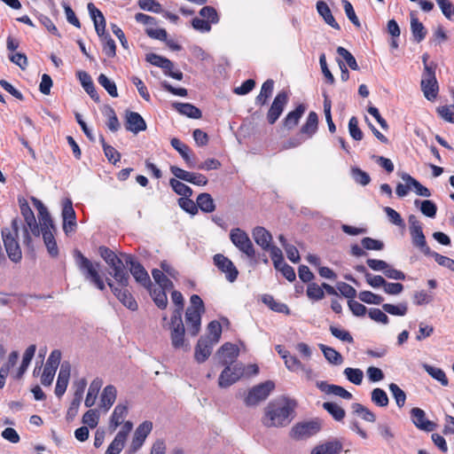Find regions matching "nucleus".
I'll list each match as a JSON object with an SVG mask.
<instances>
[{
  "mask_svg": "<svg viewBox=\"0 0 454 454\" xmlns=\"http://www.w3.org/2000/svg\"><path fill=\"white\" fill-rule=\"evenodd\" d=\"M411 30L412 36L417 43L423 41L427 35V29L418 20L414 12H411Z\"/></svg>",
  "mask_w": 454,
  "mask_h": 454,
  "instance_id": "e433bc0d",
  "label": "nucleus"
},
{
  "mask_svg": "<svg viewBox=\"0 0 454 454\" xmlns=\"http://www.w3.org/2000/svg\"><path fill=\"white\" fill-rule=\"evenodd\" d=\"M423 368L433 379L439 381L442 386H448L449 380L443 370L427 364H423Z\"/></svg>",
  "mask_w": 454,
  "mask_h": 454,
  "instance_id": "c03bdc74",
  "label": "nucleus"
},
{
  "mask_svg": "<svg viewBox=\"0 0 454 454\" xmlns=\"http://www.w3.org/2000/svg\"><path fill=\"white\" fill-rule=\"evenodd\" d=\"M253 238L256 244L263 250H268L270 247L272 236L264 227L257 226L253 230Z\"/></svg>",
  "mask_w": 454,
  "mask_h": 454,
  "instance_id": "2f4dec72",
  "label": "nucleus"
},
{
  "mask_svg": "<svg viewBox=\"0 0 454 454\" xmlns=\"http://www.w3.org/2000/svg\"><path fill=\"white\" fill-rule=\"evenodd\" d=\"M169 184L174 192L178 195L184 197H191L192 195V190L188 185L176 178H171L169 180Z\"/></svg>",
  "mask_w": 454,
  "mask_h": 454,
  "instance_id": "5fc2aeb1",
  "label": "nucleus"
},
{
  "mask_svg": "<svg viewBox=\"0 0 454 454\" xmlns=\"http://www.w3.org/2000/svg\"><path fill=\"white\" fill-rule=\"evenodd\" d=\"M342 445L339 442H327L316 446L310 454H340Z\"/></svg>",
  "mask_w": 454,
  "mask_h": 454,
  "instance_id": "4c0bfd02",
  "label": "nucleus"
},
{
  "mask_svg": "<svg viewBox=\"0 0 454 454\" xmlns=\"http://www.w3.org/2000/svg\"><path fill=\"white\" fill-rule=\"evenodd\" d=\"M117 397V389L114 385H107L100 395V407L107 411L114 403Z\"/></svg>",
  "mask_w": 454,
  "mask_h": 454,
  "instance_id": "473e14b6",
  "label": "nucleus"
},
{
  "mask_svg": "<svg viewBox=\"0 0 454 454\" xmlns=\"http://www.w3.org/2000/svg\"><path fill=\"white\" fill-rule=\"evenodd\" d=\"M221 334H222L221 324L216 320L211 321L207 325V335L206 337H209L210 341L216 344L221 338Z\"/></svg>",
  "mask_w": 454,
  "mask_h": 454,
  "instance_id": "4d7b16f0",
  "label": "nucleus"
},
{
  "mask_svg": "<svg viewBox=\"0 0 454 454\" xmlns=\"http://www.w3.org/2000/svg\"><path fill=\"white\" fill-rule=\"evenodd\" d=\"M230 239L233 245L244 253L248 258L253 259L255 256L254 245L248 235L239 228L232 229L230 232Z\"/></svg>",
  "mask_w": 454,
  "mask_h": 454,
  "instance_id": "9d476101",
  "label": "nucleus"
},
{
  "mask_svg": "<svg viewBox=\"0 0 454 454\" xmlns=\"http://www.w3.org/2000/svg\"><path fill=\"white\" fill-rule=\"evenodd\" d=\"M20 228L18 219L12 221V229L5 228L2 231L3 241L8 257L14 262H19L22 258L21 249L17 241Z\"/></svg>",
  "mask_w": 454,
  "mask_h": 454,
  "instance_id": "39448f33",
  "label": "nucleus"
},
{
  "mask_svg": "<svg viewBox=\"0 0 454 454\" xmlns=\"http://www.w3.org/2000/svg\"><path fill=\"white\" fill-rule=\"evenodd\" d=\"M282 358L285 360V364L288 370L292 372H298L302 368V364L294 356H291L288 351H285L282 355Z\"/></svg>",
  "mask_w": 454,
  "mask_h": 454,
  "instance_id": "0e129e2a",
  "label": "nucleus"
},
{
  "mask_svg": "<svg viewBox=\"0 0 454 454\" xmlns=\"http://www.w3.org/2000/svg\"><path fill=\"white\" fill-rule=\"evenodd\" d=\"M359 299L368 304L380 305L383 302L384 298L379 294H373L371 291H362L359 293Z\"/></svg>",
  "mask_w": 454,
  "mask_h": 454,
  "instance_id": "69168bd1",
  "label": "nucleus"
},
{
  "mask_svg": "<svg viewBox=\"0 0 454 454\" xmlns=\"http://www.w3.org/2000/svg\"><path fill=\"white\" fill-rule=\"evenodd\" d=\"M225 366L218 379V385L222 388L228 387L238 381L244 373L241 364H223Z\"/></svg>",
  "mask_w": 454,
  "mask_h": 454,
  "instance_id": "f8f14e48",
  "label": "nucleus"
},
{
  "mask_svg": "<svg viewBox=\"0 0 454 454\" xmlns=\"http://www.w3.org/2000/svg\"><path fill=\"white\" fill-rule=\"evenodd\" d=\"M317 387L326 395H333L345 400H350L353 397L352 394L344 387L338 385L329 384L326 381H317Z\"/></svg>",
  "mask_w": 454,
  "mask_h": 454,
  "instance_id": "a878e982",
  "label": "nucleus"
},
{
  "mask_svg": "<svg viewBox=\"0 0 454 454\" xmlns=\"http://www.w3.org/2000/svg\"><path fill=\"white\" fill-rule=\"evenodd\" d=\"M173 106L181 114L189 118L200 119L202 116L201 111L190 103H175Z\"/></svg>",
  "mask_w": 454,
  "mask_h": 454,
  "instance_id": "58836bf2",
  "label": "nucleus"
},
{
  "mask_svg": "<svg viewBox=\"0 0 454 454\" xmlns=\"http://www.w3.org/2000/svg\"><path fill=\"white\" fill-rule=\"evenodd\" d=\"M347 379L355 385H360L364 379V372L358 368L348 367L343 372Z\"/></svg>",
  "mask_w": 454,
  "mask_h": 454,
  "instance_id": "bf43d9fd",
  "label": "nucleus"
},
{
  "mask_svg": "<svg viewBox=\"0 0 454 454\" xmlns=\"http://www.w3.org/2000/svg\"><path fill=\"white\" fill-rule=\"evenodd\" d=\"M71 373V365L69 362H63L60 366V370L59 372L56 387H55V395L58 397H61L68 386L69 378Z\"/></svg>",
  "mask_w": 454,
  "mask_h": 454,
  "instance_id": "4be33fe9",
  "label": "nucleus"
},
{
  "mask_svg": "<svg viewBox=\"0 0 454 454\" xmlns=\"http://www.w3.org/2000/svg\"><path fill=\"white\" fill-rule=\"evenodd\" d=\"M239 350L234 344L227 342L223 344L217 351V356L219 364H232L239 356Z\"/></svg>",
  "mask_w": 454,
  "mask_h": 454,
  "instance_id": "b1692460",
  "label": "nucleus"
},
{
  "mask_svg": "<svg viewBox=\"0 0 454 454\" xmlns=\"http://www.w3.org/2000/svg\"><path fill=\"white\" fill-rule=\"evenodd\" d=\"M214 264L217 269L225 274L226 279L232 283L239 275V271L233 262L222 254H216L213 257Z\"/></svg>",
  "mask_w": 454,
  "mask_h": 454,
  "instance_id": "dca6fc26",
  "label": "nucleus"
},
{
  "mask_svg": "<svg viewBox=\"0 0 454 454\" xmlns=\"http://www.w3.org/2000/svg\"><path fill=\"white\" fill-rule=\"evenodd\" d=\"M420 86L425 98L429 101H434L439 91L435 71L427 69V72H423Z\"/></svg>",
  "mask_w": 454,
  "mask_h": 454,
  "instance_id": "ddd939ff",
  "label": "nucleus"
},
{
  "mask_svg": "<svg viewBox=\"0 0 454 454\" xmlns=\"http://www.w3.org/2000/svg\"><path fill=\"white\" fill-rule=\"evenodd\" d=\"M214 342L209 337H200L195 347L194 357L198 363H204L211 355Z\"/></svg>",
  "mask_w": 454,
  "mask_h": 454,
  "instance_id": "393cba45",
  "label": "nucleus"
},
{
  "mask_svg": "<svg viewBox=\"0 0 454 454\" xmlns=\"http://www.w3.org/2000/svg\"><path fill=\"white\" fill-rule=\"evenodd\" d=\"M20 207L21 215H23L27 226H24L22 231L23 244L26 245L27 247H31L32 239L28 229L35 237H38L40 235V229L36 223L34 212L32 211L28 203L25 200H23L22 201L20 200Z\"/></svg>",
  "mask_w": 454,
  "mask_h": 454,
  "instance_id": "423d86ee",
  "label": "nucleus"
},
{
  "mask_svg": "<svg viewBox=\"0 0 454 454\" xmlns=\"http://www.w3.org/2000/svg\"><path fill=\"white\" fill-rule=\"evenodd\" d=\"M305 110L306 106L303 104H300L294 110L289 112L283 120L284 127L287 129H292L297 126Z\"/></svg>",
  "mask_w": 454,
  "mask_h": 454,
  "instance_id": "72a5a7b5",
  "label": "nucleus"
},
{
  "mask_svg": "<svg viewBox=\"0 0 454 454\" xmlns=\"http://www.w3.org/2000/svg\"><path fill=\"white\" fill-rule=\"evenodd\" d=\"M402 179L407 183L409 185H412V187L415 189V192L423 197H430L431 192L430 191L422 185L419 181H417L415 178H413L411 175L407 173H403L401 176Z\"/></svg>",
  "mask_w": 454,
  "mask_h": 454,
  "instance_id": "a19ab883",
  "label": "nucleus"
},
{
  "mask_svg": "<svg viewBox=\"0 0 454 454\" xmlns=\"http://www.w3.org/2000/svg\"><path fill=\"white\" fill-rule=\"evenodd\" d=\"M317 10L319 15L324 19L325 22L335 29H340V25L336 22L328 4L324 1L317 3Z\"/></svg>",
  "mask_w": 454,
  "mask_h": 454,
  "instance_id": "f704fd0d",
  "label": "nucleus"
},
{
  "mask_svg": "<svg viewBox=\"0 0 454 454\" xmlns=\"http://www.w3.org/2000/svg\"><path fill=\"white\" fill-rule=\"evenodd\" d=\"M103 386V380L100 378H95L89 387V390L84 401L86 407H91L94 405L98 397V392Z\"/></svg>",
  "mask_w": 454,
  "mask_h": 454,
  "instance_id": "c9c22d12",
  "label": "nucleus"
},
{
  "mask_svg": "<svg viewBox=\"0 0 454 454\" xmlns=\"http://www.w3.org/2000/svg\"><path fill=\"white\" fill-rule=\"evenodd\" d=\"M170 171L176 178L195 185L204 186L208 182L207 178L204 175L200 173L189 172L176 166H171Z\"/></svg>",
  "mask_w": 454,
  "mask_h": 454,
  "instance_id": "f3484780",
  "label": "nucleus"
},
{
  "mask_svg": "<svg viewBox=\"0 0 454 454\" xmlns=\"http://www.w3.org/2000/svg\"><path fill=\"white\" fill-rule=\"evenodd\" d=\"M322 406L335 420L341 421L345 418V410L336 403L325 402Z\"/></svg>",
  "mask_w": 454,
  "mask_h": 454,
  "instance_id": "49530a36",
  "label": "nucleus"
},
{
  "mask_svg": "<svg viewBox=\"0 0 454 454\" xmlns=\"http://www.w3.org/2000/svg\"><path fill=\"white\" fill-rule=\"evenodd\" d=\"M170 144L180 153L188 168H193L196 167L195 158L191 156V150L188 145L176 137L171 139Z\"/></svg>",
  "mask_w": 454,
  "mask_h": 454,
  "instance_id": "c756f323",
  "label": "nucleus"
},
{
  "mask_svg": "<svg viewBox=\"0 0 454 454\" xmlns=\"http://www.w3.org/2000/svg\"><path fill=\"white\" fill-rule=\"evenodd\" d=\"M75 264L86 280H89L100 291L106 289L103 278L99 274V262H92L77 249L74 251Z\"/></svg>",
  "mask_w": 454,
  "mask_h": 454,
  "instance_id": "f03ea898",
  "label": "nucleus"
},
{
  "mask_svg": "<svg viewBox=\"0 0 454 454\" xmlns=\"http://www.w3.org/2000/svg\"><path fill=\"white\" fill-rule=\"evenodd\" d=\"M321 428V423L318 420H310L297 423L290 432V436L294 439H303L317 434Z\"/></svg>",
  "mask_w": 454,
  "mask_h": 454,
  "instance_id": "2eb2a0df",
  "label": "nucleus"
},
{
  "mask_svg": "<svg viewBox=\"0 0 454 454\" xmlns=\"http://www.w3.org/2000/svg\"><path fill=\"white\" fill-rule=\"evenodd\" d=\"M100 256L106 261L113 270V277L116 282L122 286H128L129 284V273L125 269L124 259L119 258L114 251L106 247H99Z\"/></svg>",
  "mask_w": 454,
  "mask_h": 454,
  "instance_id": "7ed1b4c3",
  "label": "nucleus"
},
{
  "mask_svg": "<svg viewBox=\"0 0 454 454\" xmlns=\"http://www.w3.org/2000/svg\"><path fill=\"white\" fill-rule=\"evenodd\" d=\"M411 417L416 427L426 432H433L436 428V424L426 419L425 411L418 407L411 410Z\"/></svg>",
  "mask_w": 454,
  "mask_h": 454,
  "instance_id": "412c9836",
  "label": "nucleus"
},
{
  "mask_svg": "<svg viewBox=\"0 0 454 454\" xmlns=\"http://www.w3.org/2000/svg\"><path fill=\"white\" fill-rule=\"evenodd\" d=\"M88 11L95 26V30L98 36H102L106 30V20L100 10H98L93 3L88 4Z\"/></svg>",
  "mask_w": 454,
  "mask_h": 454,
  "instance_id": "cd10ccee",
  "label": "nucleus"
},
{
  "mask_svg": "<svg viewBox=\"0 0 454 454\" xmlns=\"http://www.w3.org/2000/svg\"><path fill=\"white\" fill-rule=\"evenodd\" d=\"M103 41V51L108 58H114L116 55V44L114 39L104 32L102 36H99Z\"/></svg>",
  "mask_w": 454,
  "mask_h": 454,
  "instance_id": "603ef678",
  "label": "nucleus"
},
{
  "mask_svg": "<svg viewBox=\"0 0 454 454\" xmlns=\"http://www.w3.org/2000/svg\"><path fill=\"white\" fill-rule=\"evenodd\" d=\"M171 344L175 348H184V325L178 311H173L170 322Z\"/></svg>",
  "mask_w": 454,
  "mask_h": 454,
  "instance_id": "9b49d317",
  "label": "nucleus"
},
{
  "mask_svg": "<svg viewBox=\"0 0 454 454\" xmlns=\"http://www.w3.org/2000/svg\"><path fill=\"white\" fill-rule=\"evenodd\" d=\"M152 275L154 281L159 285L158 288L170 290L174 287L173 282L160 270L153 269Z\"/></svg>",
  "mask_w": 454,
  "mask_h": 454,
  "instance_id": "de8ad7c7",
  "label": "nucleus"
},
{
  "mask_svg": "<svg viewBox=\"0 0 454 454\" xmlns=\"http://www.w3.org/2000/svg\"><path fill=\"white\" fill-rule=\"evenodd\" d=\"M128 414V404L127 403H118L113 411V414L110 418L109 421V429L111 432H114L116 428L121 426L124 419Z\"/></svg>",
  "mask_w": 454,
  "mask_h": 454,
  "instance_id": "c85d7f7f",
  "label": "nucleus"
},
{
  "mask_svg": "<svg viewBox=\"0 0 454 454\" xmlns=\"http://www.w3.org/2000/svg\"><path fill=\"white\" fill-rule=\"evenodd\" d=\"M198 207L205 213H212L215 209L212 196L206 192L200 193L197 198V208Z\"/></svg>",
  "mask_w": 454,
  "mask_h": 454,
  "instance_id": "37998d69",
  "label": "nucleus"
},
{
  "mask_svg": "<svg viewBox=\"0 0 454 454\" xmlns=\"http://www.w3.org/2000/svg\"><path fill=\"white\" fill-rule=\"evenodd\" d=\"M153 429V423L149 420H145L141 423L136 429L134 436L129 446V452H137L144 444L147 435Z\"/></svg>",
  "mask_w": 454,
  "mask_h": 454,
  "instance_id": "6ab92c4d",
  "label": "nucleus"
},
{
  "mask_svg": "<svg viewBox=\"0 0 454 454\" xmlns=\"http://www.w3.org/2000/svg\"><path fill=\"white\" fill-rule=\"evenodd\" d=\"M410 234L414 247H418L425 255L431 254V249L427 244L426 237L423 233L422 225L417 216L411 215L409 216Z\"/></svg>",
  "mask_w": 454,
  "mask_h": 454,
  "instance_id": "6e6552de",
  "label": "nucleus"
},
{
  "mask_svg": "<svg viewBox=\"0 0 454 454\" xmlns=\"http://www.w3.org/2000/svg\"><path fill=\"white\" fill-rule=\"evenodd\" d=\"M295 407V401L285 396L270 401L264 408L262 424L266 427H286L293 419Z\"/></svg>",
  "mask_w": 454,
  "mask_h": 454,
  "instance_id": "f257e3e1",
  "label": "nucleus"
},
{
  "mask_svg": "<svg viewBox=\"0 0 454 454\" xmlns=\"http://www.w3.org/2000/svg\"><path fill=\"white\" fill-rule=\"evenodd\" d=\"M442 14L449 20H454V4L450 0H435Z\"/></svg>",
  "mask_w": 454,
  "mask_h": 454,
  "instance_id": "338daca9",
  "label": "nucleus"
},
{
  "mask_svg": "<svg viewBox=\"0 0 454 454\" xmlns=\"http://www.w3.org/2000/svg\"><path fill=\"white\" fill-rule=\"evenodd\" d=\"M121 255L124 258L125 265L129 267V272L136 281L145 287H149L151 286V279L143 265L135 260L131 254H121Z\"/></svg>",
  "mask_w": 454,
  "mask_h": 454,
  "instance_id": "1a4fd4ad",
  "label": "nucleus"
},
{
  "mask_svg": "<svg viewBox=\"0 0 454 454\" xmlns=\"http://www.w3.org/2000/svg\"><path fill=\"white\" fill-rule=\"evenodd\" d=\"M32 200L34 202L35 207L38 210L41 226H46V225L50 224V223L52 222V219H51L46 207L43 205V203L41 200H39L35 198H33Z\"/></svg>",
  "mask_w": 454,
  "mask_h": 454,
  "instance_id": "09e8293b",
  "label": "nucleus"
},
{
  "mask_svg": "<svg viewBox=\"0 0 454 454\" xmlns=\"http://www.w3.org/2000/svg\"><path fill=\"white\" fill-rule=\"evenodd\" d=\"M306 294L307 296L313 301H320L325 297V292L322 286H320L314 282L308 285Z\"/></svg>",
  "mask_w": 454,
  "mask_h": 454,
  "instance_id": "052dcab7",
  "label": "nucleus"
},
{
  "mask_svg": "<svg viewBox=\"0 0 454 454\" xmlns=\"http://www.w3.org/2000/svg\"><path fill=\"white\" fill-rule=\"evenodd\" d=\"M107 285L111 288L116 298L129 309L135 311L137 309V303L127 289V286H121L119 288L115 286L110 279H107Z\"/></svg>",
  "mask_w": 454,
  "mask_h": 454,
  "instance_id": "aec40b11",
  "label": "nucleus"
},
{
  "mask_svg": "<svg viewBox=\"0 0 454 454\" xmlns=\"http://www.w3.org/2000/svg\"><path fill=\"white\" fill-rule=\"evenodd\" d=\"M98 83L108 92L113 98L118 97L117 87L115 82L111 81L106 74H101L98 78Z\"/></svg>",
  "mask_w": 454,
  "mask_h": 454,
  "instance_id": "6e6d98bb",
  "label": "nucleus"
},
{
  "mask_svg": "<svg viewBox=\"0 0 454 454\" xmlns=\"http://www.w3.org/2000/svg\"><path fill=\"white\" fill-rule=\"evenodd\" d=\"M146 60L153 66L161 67L164 71H170L174 67L172 61L155 53L147 54Z\"/></svg>",
  "mask_w": 454,
  "mask_h": 454,
  "instance_id": "79ce46f5",
  "label": "nucleus"
},
{
  "mask_svg": "<svg viewBox=\"0 0 454 454\" xmlns=\"http://www.w3.org/2000/svg\"><path fill=\"white\" fill-rule=\"evenodd\" d=\"M274 387L275 384L270 380L254 386L248 391L245 397V404L248 407L258 405L261 402L268 398Z\"/></svg>",
  "mask_w": 454,
  "mask_h": 454,
  "instance_id": "0eeeda50",
  "label": "nucleus"
},
{
  "mask_svg": "<svg viewBox=\"0 0 454 454\" xmlns=\"http://www.w3.org/2000/svg\"><path fill=\"white\" fill-rule=\"evenodd\" d=\"M41 231L43 234L44 245L47 248L49 254L52 258H57L59 256V251L57 245V241L54 237V233L56 232V227L53 222H51L50 224L46 226H41Z\"/></svg>",
  "mask_w": 454,
  "mask_h": 454,
  "instance_id": "a211bd4d",
  "label": "nucleus"
},
{
  "mask_svg": "<svg viewBox=\"0 0 454 454\" xmlns=\"http://www.w3.org/2000/svg\"><path fill=\"white\" fill-rule=\"evenodd\" d=\"M414 203L415 205L420 203V211L424 215L431 218L435 216L437 207L433 201L426 200L420 202L419 200H416Z\"/></svg>",
  "mask_w": 454,
  "mask_h": 454,
  "instance_id": "13d9d810",
  "label": "nucleus"
},
{
  "mask_svg": "<svg viewBox=\"0 0 454 454\" xmlns=\"http://www.w3.org/2000/svg\"><path fill=\"white\" fill-rule=\"evenodd\" d=\"M318 116L317 113L310 112L307 117L306 122L301 126L299 134L304 137L305 140L310 138L317 130Z\"/></svg>",
  "mask_w": 454,
  "mask_h": 454,
  "instance_id": "7c9ffc66",
  "label": "nucleus"
},
{
  "mask_svg": "<svg viewBox=\"0 0 454 454\" xmlns=\"http://www.w3.org/2000/svg\"><path fill=\"white\" fill-rule=\"evenodd\" d=\"M341 4H342L343 9L345 11V13H346L348 19L350 20V22L356 27L361 28V22H360L359 19L357 18L351 3L348 0H342Z\"/></svg>",
  "mask_w": 454,
  "mask_h": 454,
  "instance_id": "680f3d73",
  "label": "nucleus"
},
{
  "mask_svg": "<svg viewBox=\"0 0 454 454\" xmlns=\"http://www.w3.org/2000/svg\"><path fill=\"white\" fill-rule=\"evenodd\" d=\"M354 413L360 416L363 419L368 422H374L376 420L375 414L370 411L367 407L361 403H355L352 404Z\"/></svg>",
  "mask_w": 454,
  "mask_h": 454,
  "instance_id": "3c124183",
  "label": "nucleus"
},
{
  "mask_svg": "<svg viewBox=\"0 0 454 454\" xmlns=\"http://www.w3.org/2000/svg\"><path fill=\"white\" fill-rule=\"evenodd\" d=\"M191 305L185 312V320L188 331L192 336H196L201 325V315L205 312L204 302L198 294H192L190 299Z\"/></svg>",
  "mask_w": 454,
  "mask_h": 454,
  "instance_id": "20e7f679",
  "label": "nucleus"
},
{
  "mask_svg": "<svg viewBox=\"0 0 454 454\" xmlns=\"http://www.w3.org/2000/svg\"><path fill=\"white\" fill-rule=\"evenodd\" d=\"M125 128L127 130L137 134L146 129V123L143 117L137 112L126 111Z\"/></svg>",
  "mask_w": 454,
  "mask_h": 454,
  "instance_id": "5701e85b",
  "label": "nucleus"
},
{
  "mask_svg": "<svg viewBox=\"0 0 454 454\" xmlns=\"http://www.w3.org/2000/svg\"><path fill=\"white\" fill-rule=\"evenodd\" d=\"M382 309L385 312L393 316H404L407 313L408 307L406 302H402L397 305L384 303Z\"/></svg>",
  "mask_w": 454,
  "mask_h": 454,
  "instance_id": "864d4df0",
  "label": "nucleus"
},
{
  "mask_svg": "<svg viewBox=\"0 0 454 454\" xmlns=\"http://www.w3.org/2000/svg\"><path fill=\"white\" fill-rule=\"evenodd\" d=\"M125 442L126 440L122 439L121 435H115L105 454H120L124 448Z\"/></svg>",
  "mask_w": 454,
  "mask_h": 454,
  "instance_id": "774afa93",
  "label": "nucleus"
},
{
  "mask_svg": "<svg viewBox=\"0 0 454 454\" xmlns=\"http://www.w3.org/2000/svg\"><path fill=\"white\" fill-rule=\"evenodd\" d=\"M289 100L288 92L279 91L274 98L273 102L267 113V121L270 124H274L282 114Z\"/></svg>",
  "mask_w": 454,
  "mask_h": 454,
  "instance_id": "4468645a",
  "label": "nucleus"
},
{
  "mask_svg": "<svg viewBox=\"0 0 454 454\" xmlns=\"http://www.w3.org/2000/svg\"><path fill=\"white\" fill-rule=\"evenodd\" d=\"M88 11L95 26V30L98 36H102L106 30V20L100 10H98L93 3L88 4Z\"/></svg>",
  "mask_w": 454,
  "mask_h": 454,
  "instance_id": "bb28decb",
  "label": "nucleus"
},
{
  "mask_svg": "<svg viewBox=\"0 0 454 454\" xmlns=\"http://www.w3.org/2000/svg\"><path fill=\"white\" fill-rule=\"evenodd\" d=\"M318 347L320 350L323 352L324 356L329 363L333 364H340L342 363L341 355L334 348L328 347L325 344H319Z\"/></svg>",
  "mask_w": 454,
  "mask_h": 454,
  "instance_id": "a18cd8bd",
  "label": "nucleus"
},
{
  "mask_svg": "<svg viewBox=\"0 0 454 454\" xmlns=\"http://www.w3.org/2000/svg\"><path fill=\"white\" fill-rule=\"evenodd\" d=\"M372 402L380 407H386L388 404L387 393L380 387L374 388L372 391Z\"/></svg>",
  "mask_w": 454,
  "mask_h": 454,
  "instance_id": "e2e57ef3",
  "label": "nucleus"
},
{
  "mask_svg": "<svg viewBox=\"0 0 454 454\" xmlns=\"http://www.w3.org/2000/svg\"><path fill=\"white\" fill-rule=\"evenodd\" d=\"M36 350V346L32 344L25 350L23 355L22 363L16 374L17 379H21L23 374L26 372L31 360L33 359Z\"/></svg>",
  "mask_w": 454,
  "mask_h": 454,
  "instance_id": "ea45409f",
  "label": "nucleus"
},
{
  "mask_svg": "<svg viewBox=\"0 0 454 454\" xmlns=\"http://www.w3.org/2000/svg\"><path fill=\"white\" fill-rule=\"evenodd\" d=\"M150 294L158 308L161 309L167 308L168 297L165 289L153 288V290L150 291Z\"/></svg>",
  "mask_w": 454,
  "mask_h": 454,
  "instance_id": "8fccbe9b",
  "label": "nucleus"
}]
</instances>
